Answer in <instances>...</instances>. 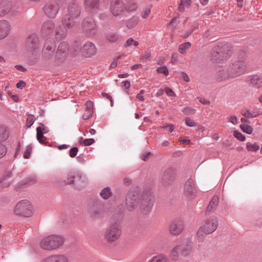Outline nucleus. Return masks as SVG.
I'll list each match as a JSON object with an SVG mask.
<instances>
[{
    "label": "nucleus",
    "mask_w": 262,
    "mask_h": 262,
    "mask_svg": "<svg viewBox=\"0 0 262 262\" xmlns=\"http://www.w3.org/2000/svg\"><path fill=\"white\" fill-rule=\"evenodd\" d=\"M154 200L149 190H145L142 194L137 190L129 191L126 196L125 207L128 211H133L139 205V208L143 214H148L152 210Z\"/></svg>",
    "instance_id": "obj_1"
},
{
    "label": "nucleus",
    "mask_w": 262,
    "mask_h": 262,
    "mask_svg": "<svg viewBox=\"0 0 262 262\" xmlns=\"http://www.w3.org/2000/svg\"><path fill=\"white\" fill-rule=\"evenodd\" d=\"M64 243L63 236L57 234H52L43 238L40 242L41 248L46 250H55L62 246Z\"/></svg>",
    "instance_id": "obj_2"
},
{
    "label": "nucleus",
    "mask_w": 262,
    "mask_h": 262,
    "mask_svg": "<svg viewBox=\"0 0 262 262\" xmlns=\"http://www.w3.org/2000/svg\"><path fill=\"white\" fill-rule=\"evenodd\" d=\"M231 51L228 46L221 43L214 46L210 53V59L214 63H220L226 60L230 56Z\"/></svg>",
    "instance_id": "obj_3"
},
{
    "label": "nucleus",
    "mask_w": 262,
    "mask_h": 262,
    "mask_svg": "<svg viewBox=\"0 0 262 262\" xmlns=\"http://www.w3.org/2000/svg\"><path fill=\"white\" fill-rule=\"evenodd\" d=\"M66 183L72 185L75 189H81L86 187L88 183V179L82 173L73 171L68 174Z\"/></svg>",
    "instance_id": "obj_4"
},
{
    "label": "nucleus",
    "mask_w": 262,
    "mask_h": 262,
    "mask_svg": "<svg viewBox=\"0 0 262 262\" xmlns=\"http://www.w3.org/2000/svg\"><path fill=\"white\" fill-rule=\"evenodd\" d=\"M219 222L216 216H213L207 220L204 226L201 227L198 232L197 237L200 242L204 239V234H208L213 232L218 227Z\"/></svg>",
    "instance_id": "obj_5"
},
{
    "label": "nucleus",
    "mask_w": 262,
    "mask_h": 262,
    "mask_svg": "<svg viewBox=\"0 0 262 262\" xmlns=\"http://www.w3.org/2000/svg\"><path fill=\"white\" fill-rule=\"evenodd\" d=\"M87 213L92 220L100 219L104 214V205L99 201L90 202L87 207Z\"/></svg>",
    "instance_id": "obj_6"
},
{
    "label": "nucleus",
    "mask_w": 262,
    "mask_h": 262,
    "mask_svg": "<svg viewBox=\"0 0 262 262\" xmlns=\"http://www.w3.org/2000/svg\"><path fill=\"white\" fill-rule=\"evenodd\" d=\"M14 211L17 215L29 217L33 214V206L28 200H21L16 205Z\"/></svg>",
    "instance_id": "obj_7"
},
{
    "label": "nucleus",
    "mask_w": 262,
    "mask_h": 262,
    "mask_svg": "<svg viewBox=\"0 0 262 262\" xmlns=\"http://www.w3.org/2000/svg\"><path fill=\"white\" fill-rule=\"evenodd\" d=\"M177 169L173 167L166 168L162 172L161 179V185L165 187H168L171 186L177 177Z\"/></svg>",
    "instance_id": "obj_8"
},
{
    "label": "nucleus",
    "mask_w": 262,
    "mask_h": 262,
    "mask_svg": "<svg viewBox=\"0 0 262 262\" xmlns=\"http://www.w3.org/2000/svg\"><path fill=\"white\" fill-rule=\"evenodd\" d=\"M81 27L83 32L88 37H92L97 33V25L92 17H86L83 18L81 23Z\"/></svg>",
    "instance_id": "obj_9"
},
{
    "label": "nucleus",
    "mask_w": 262,
    "mask_h": 262,
    "mask_svg": "<svg viewBox=\"0 0 262 262\" xmlns=\"http://www.w3.org/2000/svg\"><path fill=\"white\" fill-rule=\"evenodd\" d=\"M121 233V224L118 222H115L106 228L105 237L109 242H114L119 238Z\"/></svg>",
    "instance_id": "obj_10"
},
{
    "label": "nucleus",
    "mask_w": 262,
    "mask_h": 262,
    "mask_svg": "<svg viewBox=\"0 0 262 262\" xmlns=\"http://www.w3.org/2000/svg\"><path fill=\"white\" fill-rule=\"evenodd\" d=\"M25 48L27 52L33 55L39 51V40L36 34H31L27 37L25 42Z\"/></svg>",
    "instance_id": "obj_11"
},
{
    "label": "nucleus",
    "mask_w": 262,
    "mask_h": 262,
    "mask_svg": "<svg viewBox=\"0 0 262 262\" xmlns=\"http://www.w3.org/2000/svg\"><path fill=\"white\" fill-rule=\"evenodd\" d=\"M231 77L234 78L244 74L246 69L245 59H239L232 63L228 67Z\"/></svg>",
    "instance_id": "obj_12"
},
{
    "label": "nucleus",
    "mask_w": 262,
    "mask_h": 262,
    "mask_svg": "<svg viewBox=\"0 0 262 262\" xmlns=\"http://www.w3.org/2000/svg\"><path fill=\"white\" fill-rule=\"evenodd\" d=\"M59 3L56 0L48 2L42 8V11L46 16L49 18H54L59 10Z\"/></svg>",
    "instance_id": "obj_13"
},
{
    "label": "nucleus",
    "mask_w": 262,
    "mask_h": 262,
    "mask_svg": "<svg viewBox=\"0 0 262 262\" xmlns=\"http://www.w3.org/2000/svg\"><path fill=\"white\" fill-rule=\"evenodd\" d=\"M69 50V44L65 41L61 42L55 54L56 59L60 62L63 61L67 57Z\"/></svg>",
    "instance_id": "obj_14"
},
{
    "label": "nucleus",
    "mask_w": 262,
    "mask_h": 262,
    "mask_svg": "<svg viewBox=\"0 0 262 262\" xmlns=\"http://www.w3.org/2000/svg\"><path fill=\"white\" fill-rule=\"evenodd\" d=\"M110 11L114 16L121 15L125 11V4L121 0H113L110 4Z\"/></svg>",
    "instance_id": "obj_15"
},
{
    "label": "nucleus",
    "mask_w": 262,
    "mask_h": 262,
    "mask_svg": "<svg viewBox=\"0 0 262 262\" xmlns=\"http://www.w3.org/2000/svg\"><path fill=\"white\" fill-rule=\"evenodd\" d=\"M184 195L188 199H193L196 193V189L193 180L190 178L187 180L184 185Z\"/></svg>",
    "instance_id": "obj_16"
},
{
    "label": "nucleus",
    "mask_w": 262,
    "mask_h": 262,
    "mask_svg": "<svg viewBox=\"0 0 262 262\" xmlns=\"http://www.w3.org/2000/svg\"><path fill=\"white\" fill-rule=\"evenodd\" d=\"M169 231L173 235L180 234L184 229V224L181 219L173 221L169 225Z\"/></svg>",
    "instance_id": "obj_17"
},
{
    "label": "nucleus",
    "mask_w": 262,
    "mask_h": 262,
    "mask_svg": "<svg viewBox=\"0 0 262 262\" xmlns=\"http://www.w3.org/2000/svg\"><path fill=\"white\" fill-rule=\"evenodd\" d=\"M55 24L52 20H48L45 21L41 28L42 35L46 36L53 34L55 31Z\"/></svg>",
    "instance_id": "obj_18"
},
{
    "label": "nucleus",
    "mask_w": 262,
    "mask_h": 262,
    "mask_svg": "<svg viewBox=\"0 0 262 262\" xmlns=\"http://www.w3.org/2000/svg\"><path fill=\"white\" fill-rule=\"evenodd\" d=\"M81 14V8L79 5L75 2H72L68 5L67 15L77 18Z\"/></svg>",
    "instance_id": "obj_19"
},
{
    "label": "nucleus",
    "mask_w": 262,
    "mask_h": 262,
    "mask_svg": "<svg viewBox=\"0 0 262 262\" xmlns=\"http://www.w3.org/2000/svg\"><path fill=\"white\" fill-rule=\"evenodd\" d=\"M13 6L12 0H3L0 3V16L2 17L8 14Z\"/></svg>",
    "instance_id": "obj_20"
},
{
    "label": "nucleus",
    "mask_w": 262,
    "mask_h": 262,
    "mask_svg": "<svg viewBox=\"0 0 262 262\" xmlns=\"http://www.w3.org/2000/svg\"><path fill=\"white\" fill-rule=\"evenodd\" d=\"M83 53L88 57H90L95 55L97 52V49L95 45L90 42H86L83 46L82 48Z\"/></svg>",
    "instance_id": "obj_21"
},
{
    "label": "nucleus",
    "mask_w": 262,
    "mask_h": 262,
    "mask_svg": "<svg viewBox=\"0 0 262 262\" xmlns=\"http://www.w3.org/2000/svg\"><path fill=\"white\" fill-rule=\"evenodd\" d=\"M10 24L6 20H0V39L5 38L9 33Z\"/></svg>",
    "instance_id": "obj_22"
},
{
    "label": "nucleus",
    "mask_w": 262,
    "mask_h": 262,
    "mask_svg": "<svg viewBox=\"0 0 262 262\" xmlns=\"http://www.w3.org/2000/svg\"><path fill=\"white\" fill-rule=\"evenodd\" d=\"M12 176L13 173L11 169L6 170L0 179V185L3 187L9 186L11 184L9 180L12 178Z\"/></svg>",
    "instance_id": "obj_23"
},
{
    "label": "nucleus",
    "mask_w": 262,
    "mask_h": 262,
    "mask_svg": "<svg viewBox=\"0 0 262 262\" xmlns=\"http://www.w3.org/2000/svg\"><path fill=\"white\" fill-rule=\"evenodd\" d=\"M41 262H69V259L63 254H54L46 257Z\"/></svg>",
    "instance_id": "obj_24"
},
{
    "label": "nucleus",
    "mask_w": 262,
    "mask_h": 262,
    "mask_svg": "<svg viewBox=\"0 0 262 262\" xmlns=\"http://www.w3.org/2000/svg\"><path fill=\"white\" fill-rule=\"evenodd\" d=\"M180 254L184 256L188 255L192 251V244L191 242L187 241L179 245Z\"/></svg>",
    "instance_id": "obj_25"
},
{
    "label": "nucleus",
    "mask_w": 262,
    "mask_h": 262,
    "mask_svg": "<svg viewBox=\"0 0 262 262\" xmlns=\"http://www.w3.org/2000/svg\"><path fill=\"white\" fill-rule=\"evenodd\" d=\"M76 19L67 14H65L62 18V25L65 28H71L75 25Z\"/></svg>",
    "instance_id": "obj_26"
},
{
    "label": "nucleus",
    "mask_w": 262,
    "mask_h": 262,
    "mask_svg": "<svg viewBox=\"0 0 262 262\" xmlns=\"http://www.w3.org/2000/svg\"><path fill=\"white\" fill-rule=\"evenodd\" d=\"M84 6L86 9L88 10L94 11L99 8V0H84Z\"/></svg>",
    "instance_id": "obj_27"
},
{
    "label": "nucleus",
    "mask_w": 262,
    "mask_h": 262,
    "mask_svg": "<svg viewBox=\"0 0 262 262\" xmlns=\"http://www.w3.org/2000/svg\"><path fill=\"white\" fill-rule=\"evenodd\" d=\"M252 86L256 88L262 87V75H255L252 76L249 80Z\"/></svg>",
    "instance_id": "obj_28"
},
{
    "label": "nucleus",
    "mask_w": 262,
    "mask_h": 262,
    "mask_svg": "<svg viewBox=\"0 0 262 262\" xmlns=\"http://www.w3.org/2000/svg\"><path fill=\"white\" fill-rule=\"evenodd\" d=\"M10 132V129L8 127L0 125V142L7 140L9 137Z\"/></svg>",
    "instance_id": "obj_29"
},
{
    "label": "nucleus",
    "mask_w": 262,
    "mask_h": 262,
    "mask_svg": "<svg viewBox=\"0 0 262 262\" xmlns=\"http://www.w3.org/2000/svg\"><path fill=\"white\" fill-rule=\"evenodd\" d=\"M67 29L64 26H59L55 30L56 39L60 40L64 38L67 35Z\"/></svg>",
    "instance_id": "obj_30"
},
{
    "label": "nucleus",
    "mask_w": 262,
    "mask_h": 262,
    "mask_svg": "<svg viewBox=\"0 0 262 262\" xmlns=\"http://www.w3.org/2000/svg\"><path fill=\"white\" fill-rule=\"evenodd\" d=\"M139 21V17L134 15L126 20L125 22L126 27L129 29H133L138 25Z\"/></svg>",
    "instance_id": "obj_31"
},
{
    "label": "nucleus",
    "mask_w": 262,
    "mask_h": 262,
    "mask_svg": "<svg viewBox=\"0 0 262 262\" xmlns=\"http://www.w3.org/2000/svg\"><path fill=\"white\" fill-rule=\"evenodd\" d=\"M229 77H231L229 72V68L227 70L223 69L222 70H220L216 75V80L220 81L225 80Z\"/></svg>",
    "instance_id": "obj_32"
},
{
    "label": "nucleus",
    "mask_w": 262,
    "mask_h": 262,
    "mask_svg": "<svg viewBox=\"0 0 262 262\" xmlns=\"http://www.w3.org/2000/svg\"><path fill=\"white\" fill-rule=\"evenodd\" d=\"M56 48L55 41L53 38H48L46 40L42 50L55 51Z\"/></svg>",
    "instance_id": "obj_33"
},
{
    "label": "nucleus",
    "mask_w": 262,
    "mask_h": 262,
    "mask_svg": "<svg viewBox=\"0 0 262 262\" xmlns=\"http://www.w3.org/2000/svg\"><path fill=\"white\" fill-rule=\"evenodd\" d=\"M219 199L216 195H214L210 201L207 209L206 213H209L215 210L219 203Z\"/></svg>",
    "instance_id": "obj_34"
},
{
    "label": "nucleus",
    "mask_w": 262,
    "mask_h": 262,
    "mask_svg": "<svg viewBox=\"0 0 262 262\" xmlns=\"http://www.w3.org/2000/svg\"><path fill=\"white\" fill-rule=\"evenodd\" d=\"M36 138L38 142L45 145L49 146V143L47 141L46 138L43 136L44 134L41 133L40 128H36Z\"/></svg>",
    "instance_id": "obj_35"
},
{
    "label": "nucleus",
    "mask_w": 262,
    "mask_h": 262,
    "mask_svg": "<svg viewBox=\"0 0 262 262\" xmlns=\"http://www.w3.org/2000/svg\"><path fill=\"white\" fill-rule=\"evenodd\" d=\"M138 8L137 4L135 2H129L125 5V11L128 13H133L136 11Z\"/></svg>",
    "instance_id": "obj_36"
},
{
    "label": "nucleus",
    "mask_w": 262,
    "mask_h": 262,
    "mask_svg": "<svg viewBox=\"0 0 262 262\" xmlns=\"http://www.w3.org/2000/svg\"><path fill=\"white\" fill-rule=\"evenodd\" d=\"M37 181L35 176L32 175L27 177L22 182L23 185H31L35 184Z\"/></svg>",
    "instance_id": "obj_37"
},
{
    "label": "nucleus",
    "mask_w": 262,
    "mask_h": 262,
    "mask_svg": "<svg viewBox=\"0 0 262 262\" xmlns=\"http://www.w3.org/2000/svg\"><path fill=\"white\" fill-rule=\"evenodd\" d=\"M113 194L110 187H107L102 189L100 192V195L104 199H108Z\"/></svg>",
    "instance_id": "obj_38"
},
{
    "label": "nucleus",
    "mask_w": 262,
    "mask_h": 262,
    "mask_svg": "<svg viewBox=\"0 0 262 262\" xmlns=\"http://www.w3.org/2000/svg\"><path fill=\"white\" fill-rule=\"evenodd\" d=\"M179 245L173 248L170 252V257L173 260H177L178 259L180 253V249Z\"/></svg>",
    "instance_id": "obj_39"
},
{
    "label": "nucleus",
    "mask_w": 262,
    "mask_h": 262,
    "mask_svg": "<svg viewBox=\"0 0 262 262\" xmlns=\"http://www.w3.org/2000/svg\"><path fill=\"white\" fill-rule=\"evenodd\" d=\"M191 47V43L189 42H185L179 47V51L182 54H185L186 50Z\"/></svg>",
    "instance_id": "obj_40"
},
{
    "label": "nucleus",
    "mask_w": 262,
    "mask_h": 262,
    "mask_svg": "<svg viewBox=\"0 0 262 262\" xmlns=\"http://www.w3.org/2000/svg\"><path fill=\"white\" fill-rule=\"evenodd\" d=\"M55 51L42 50V58L45 60H50L53 56Z\"/></svg>",
    "instance_id": "obj_41"
},
{
    "label": "nucleus",
    "mask_w": 262,
    "mask_h": 262,
    "mask_svg": "<svg viewBox=\"0 0 262 262\" xmlns=\"http://www.w3.org/2000/svg\"><path fill=\"white\" fill-rule=\"evenodd\" d=\"M149 262H168V259L165 256L159 255L153 257Z\"/></svg>",
    "instance_id": "obj_42"
},
{
    "label": "nucleus",
    "mask_w": 262,
    "mask_h": 262,
    "mask_svg": "<svg viewBox=\"0 0 262 262\" xmlns=\"http://www.w3.org/2000/svg\"><path fill=\"white\" fill-rule=\"evenodd\" d=\"M106 38L108 41L114 42L117 40L118 35L115 32H110L107 34Z\"/></svg>",
    "instance_id": "obj_43"
},
{
    "label": "nucleus",
    "mask_w": 262,
    "mask_h": 262,
    "mask_svg": "<svg viewBox=\"0 0 262 262\" xmlns=\"http://www.w3.org/2000/svg\"><path fill=\"white\" fill-rule=\"evenodd\" d=\"M246 147L249 151H256L259 149V146L256 143L252 144L248 142Z\"/></svg>",
    "instance_id": "obj_44"
},
{
    "label": "nucleus",
    "mask_w": 262,
    "mask_h": 262,
    "mask_svg": "<svg viewBox=\"0 0 262 262\" xmlns=\"http://www.w3.org/2000/svg\"><path fill=\"white\" fill-rule=\"evenodd\" d=\"M241 129L248 134H251L253 132V128L251 126L242 124L240 125Z\"/></svg>",
    "instance_id": "obj_45"
},
{
    "label": "nucleus",
    "mask_w": 262,
    "mask_h": 262,
    "mask_svg": "<svg viewBox=\"0 0 262 262\" xmlns=\"http://www.w3.org/2000/svg\"><path fill=\"white\" fill-rule=\"evenodd\" d=\"M33 146L32 144H30L27 145L26 149L24 152V158L25 159H29L30 157V155L32 153Z\"/></svg>",
    "instance_id": "obj_46"
},
{
    "label": "nucleus",
    "mask_w": 262,
    "mask_h": 262,
    "mask_svg": "<svg viewBox=\"0 0 262 262\" xmlns=\"http://www.w3.org/2000/svg\"><path fill=\"white\" fill-rule=\"evenodd\" d=\"M35 117L34 115L30 114L28 116L26 121V124L28 128H30L35 121Z\"/></svg>",
    "instance_id": "obj_47"
},
{
    "label": "nucleus",
    "mask_w": 262,
    "mask_h": 262,
    "mask_svg": "<svg viewBox=\"0 0 262 262\" xmlns=\"http://www.w3.org/2000/svg\"><path fill=\"white\" fill-rule=\"evenodd\" d=\"M151 5L146 7L142 12L141 16L143 18H146L150 13Z\"/></svg>",
    "instance_id": "obj_48"
},
{
    "label": "nucleus",
    "mask_w": 262,
    "mask_h": 262,
    "mask_svg": "<svg viewBox=\"0 0 262 262\" xmlns=\"http://www.w3.org/2000/svg\"><path fill=\"white\" fill-rule=\"evenodd\" d=\"M182 111L186 115H193L196 112V110L194 108L190 107H186Z\"/></svg>",
    "instance_id": "obj_49"
},
{
    "label": "nucleus",
    "mask_w": 262,
    "mask_h": 262,
    "mask_svg": "<svg viewBox=\"0 0 262 262\" xmlns=\"http://www.w3.org/2000/svg\"><path fill=\"white\" fill-rule=\"evenodd\" d=\"M156 71L157 73L163 74L165 76H167L169 74L168 69L165 66L158 68Z\"/></svg>",
    "instance_id": "obj_50"
},
{
    "label": "nucleus",
    "mask_w": 262,
    "mask_h": 262,
    "mask_svg": "<svg viewBox=\"0 0 262 262\" xmlns=\"http://www.w3.org/2000/svg\"><path fill=\"white\" fill-rule=\"evenodd\" d=\"M110 3V0H102L100 2L99 8L97 9L99 10H103L106 9Z\"/></svg>",
    "instance_id": "obj_51"
},
{
    "label": "nucleus",
    "mask_w": 262,
    "mask_h": 262,
    "mask_svg": "<svg viewBox=\"0 0 262 262\" xmlns=\"http://www.w3.org/2000/svg\"><path fill=\"white\" fill-rule=\"evenodd\" d=\"M233 135L237 139L241 141H244L246 140L245 136L238 130H235L233 133Z\"/></svg>",
    "instance_id": "obj_52"
},
{
    "label": "nucleus",
    "mask_w": 262,
    "mask_h": 262,
    "mask_svg": "<svg viewBox=\"0 0 262 262\" xmlns=\"http://www.w3.org/2000/svg\"><path fill=\"white\" fill-rule=\"evenodd\" d=\"M7 152V147L6 145L0 143V159L4 157Z\"/></svg>",
    "instance_id": "obj_53"
},
{
    "label": "nucleus",
    "mask_w": 262,
    "mask_h": 262,
    "mask_svg": "<svg viewBox=\"0 0 262 262\" xmlns=\"http://www.w3.org/2000/svg\"><path fill=\"white\" fill-rule=\"evenodd\" d=\"M152 154L151 152H144L141 155L140 158L142 160L146 161L152 156Z\"/></svg>",
    "instance_id": "obj_54"
},
{
    "label": "nucleus",
    "mask_w": 262,
    "mask_h": 262,
    "mask_svg": "<svg viewBox=\"0 0 262 262\" xmlns=\"http://www.w3.org/2000/svg\"><path fill=\"white\" fill-rule=\"evenodd\" d=\"M198 27V24H195V26L193 28L190 29L188 31L185 32L182 36V37L184 38H187L190 35V34H191L194 31V29L197 28Z\"/></svg>",
    "instance_id": "obj_55"
},
{
    "label": "nucleus",
    "mask_w": 262,
    "mask_h": 262,
    "mask_svg": "<svg viewBox=\"0 0 262 262\" xmlns=\"http://www.w3.org/2000/svg\"><path fill=\"white\" fill-rule=\"evenodd\" d=\"M78 148L77 147H74L70 149L69 151V155L71 158H74L77 154Z\"/></svg>",
    "instance_id": "obj_56"
},
{
    "label": "nucleus",
    "mask_w": 262,
    "mask_h": 262,
    "mask_svg": "<svg viewBox=\"0 0 262 262\" xmlns=\"http://www.w3.org/2000/svg\"><path fill=\"white\" fill-rule=\"evenodd\" d=\"M185 123L186 125L189 127H193L195 125V122L193 121V120L189 118H186L185 119Z\"/></svg>",
    "instance_id": "obj_57"
},
{
    "label": "nucleus",
    "mask_w": 262,
    "mask_h": 262,
    "mask_svg": "<svg viewBox=\"0 0 262 262\" xmlns=\"http://www.w3.org/2000/svg\"><path fill=\"white\" fill-rule=\"evenodd\" d=\"M243 115L246 118H254L257 116V114L255 112H251L250 111H247Z\"/></svg>",
    "instance_id": "obj_58"
},
{
    "label": "nucleus",
    "mask_w": 262,
    "mask_h": 262,
    "mask_svg": "<svg viewBox=\"0 0 262 262\" xmlns=\"http://www.w3.org/2000/svg\"><path fill=\"white\" fill-rule=\"evenodd\" d=\"M93 114L92 111L85 110V113L82 115V118L84 120H87L92 117Z\"/></svg>",
    "instance_id": "obj_59"
},
{
    "label": "nucleus",
    "mask_w": 262,
    "mask_h": 262,
    "mask_svg": "<svg viewBox=\"0 0 262 262\" xmlns=\"http://www.w3.org/2000/svg\"><path fill=\"white\" fill-rule=\"evenodd\" d=\"M85 110L92 111H93V103L91 101H88L85 104Z\"/></svg>",
    "instance_id": "obj_60"
},
{
    "label": "nucleus",
    "mask_w": 262,
    "mask_h": 262,
    "mask_svg": "<svg viewBox=\"0 0 262 262\" xmlns=\"http://www.w3.org/2000/svg\"><path fill=\"white\" fill-rule=\"evenodd\" d=\"M95 142V140L93 138L85 139L83 140V143L84 146H90Z\"/></svg>",
    "instance_id": "obj_61"
},
{
    "label": "nucleus",
    "mask_w": 262,
    "mask_h": 262,
    "mask_svg": "<svg viewBox=\"0 0 262 262\" xmlns=\"http://www.w3.org/2000/svg\"><path fill=\"white\" fill-rule=\"evenodd\" d=\"M121 58V56H119L117 57H116L112 62L110 66L111 68H115L118 64V61L119 59H120Z\"/></svg>",
    "instance_id": "obj_62"
},
{
    "label": "nucleus",
    "mask_w": 262,
    "mask_h": 262,
    "mask_svg": "<svg viewBox=\"0 0 262 262\" xmlns=\"http://www.w3.org/2000/svg\"><path fill=\"white\" fill-rule=\"evenodd\" d=\"M181 78L185 81L189 82L190 79L186 73L184 72H181L180 73Z\"/></svg>",
    "instance_id": "obj_63"
},
{
    "label": "nucleus",
    "mask_w": 262,
    "mask_h": 262,
    "mask_svg": "<svg viewBox=\"0 0 262 262\" xmlns=\"http://www.w3.org/2000/svg\"><path fill=\"white\" fill-rule=\"evenodd\" d=\"M16 86L17 89L22 90L26 86V83L24 81L20 80L17 83Z\"/></svg>",
    "instance_id": "obj_64"
}]
</instances>
